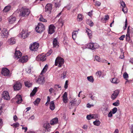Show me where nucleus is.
Here are the masks:
<instances>
[{"instance_id":"obj_14","label":"nucleus","mask_w":133,"mask_h":133,"mask_svg":"<svg viewBox=\"0 0 133 133\" xmlns=\"http://www.w3.org/2000/svg\"><path fill=\"white\" fill-rule=\"evenodd\" d=\"M119 91L118 90H116L114 92L113 94L111 95V98L112 99L114 100L117 97L119 93Z\"/></svg>"},{"instance_id":"obj_38","label":"nucleus","mask_w":133,"mask_h":133,"mask_svg":"<svg viewBox=\"0 0 133 133\" xmlns=\"http://www.w3.org/2000/svg\"><path fill=\"white\" fill-rule=\"evenodd\" d=\"M40 99L39 98H37L34 102L35 105H37L39 103Z\"/></svg>"},{"instance_id":"obj_37","label":"nucleus","mask_w":133,"mask_h":133,"mask_svg":"<svg viewBox=\"0 0 133 133\" xmlns=\"http://www.w3.org/2000/svg\"><path fill=\"white\" fill-rule=\"evenodd\" d=\"M87 79L90 82H93L94 81V79L92 76H88L87 77Z\"/></svg>"},{"instance_id":"obj_7","label":"nucleus","mask_w":133,"mask_h":133,"mask_svg":"<svg viewBox=\"0 0 133 133\" xmlns=\"http://www.w3.org/2000/svg\"><path fill=\"white\" fill-rule=\"evenodd\" d=\"M22 86L21 83L18 82H16L13 86L14 90L15 91L19 90Z\"/></svg>"},{"instance_id":"obj_43","label":"nucleus","mask_w":133,"mask_h":133,"mask_svg":"<svg viewBox=\"0 0 133 133\" xmlns=\"http://www.w3.org/2000/svg\"><path fill=\"white\" fill-rule=\"evenodd\" d=\"M117 110V108L115 107L112 109V113L113 114H115Z\"/></svg>"},{"instance_id":"obj_33","label":"nucleus","mask_w":133,"mask_h":133,"mask_svg":"<svg viewBox=\"0 0 133 133\" xmlns=\"http://www.w3.org/2000/svg\"><path fill=\"white\" fill-rule=\"evenodd\" d=\"M43 127L45 128L46 129H48L51 127L50 124L48 123H45L43 125Z\"/></svg>"},{"instance_id":"obj_16","label":"nucleus","mask_w":133,"mask_h":133,"mask_svg":"<svg viewBox=\"0 0 133 133\" xmlns=\"http://www.w3.org/2000/svg\"><path fill=\"white\" fill-rule=\"evenodd\" d=\"M55 27L53 24H51L49 26L48 33L50 34H52L55 32L54 29Z\"/></svg>"},{"instance_id":"obj_35","label":"nucleus","mask_w":133,"mask_h":133,"mask_svg":"<svg viewBox=\"0 0 133 133\" xmlns=\"http://www.w3.org/2000/svg\"><path fill=\"white\" fill-rule=\"evenodd\" d=\"M83 19V17L81 14L78 15L77 17V21H78L80 22L82 21Z\"/></svg>"},{"instance_id":"obj_34","label":"nucleus","mask_w":133,"mask_h":133,"mask_svg":"<svg viewBox=\"0 0 133 133\" xmlns=\"http://www.w3.org/2000/svg\"><path fill=\"white\" fill-rule=\"evenodd\" d=\"M24 84L26 87L28 88L31 87L32 85L31 83L28 81L25 82H24Z\"/></svg>"},{"instance_id":"obj_36","label":"nucleus","mask_w":133,"mask_h":133,"mask_svg":"<svg viewBox=\"0 0 133 133\" xmlns=\"http://www.w3.org/2000/svg\"><path fill=\"white\" fill-rule=\"evenodd\" d=\"M39 20L40 21L44 22H47V20L43 18V17L41 15H40V17L39 19Z\"/></svg>"},{"instance_id":"obj_22","label":"nucleus","mask_w":133,"mask_h":133,"mask_svg":"<svg viewBox=\"0 0 133 133\" xmlns=\"http://www.w3.org/2000/svg\"><path fill=\"white\" fill-rule=\"evenodd\" d=\"M67 93L65 92L64 93L62 97L63 102L65 103H66L68 102V99L67 98Z\"/></svg>"},{"instance_id":"obj_4","label":"nucleus","mask_w":133,"mask_h":133,"mask_svg":"<svg viewBox=\"0 0 133 133\" xmlns=\"http://www.w3.org/2000/svg\"><path fill=\"white\" fill-rule=\"evenodd\" d=\"M46 56L45 54H42L36 57V59L37 61L44 62L46 61Z\"/></svg>"},{"instance_id":"obj_12","label":"nucleus","mask_w":133,"mask_h":133,"mask_svg":"<svg viewBox=\"0 0 133 133\" xmlns=\"http://www.w3.org/2000/svg\"><path fill=\"white\" fill-rule=\"evenodd\" d=\"M52 9V5L51 4H48L46 5L45 6V11L49 13L51 12Z\"/></svg>"},{"instance_id":"obj_1","label":"nucleus","mask_w":133,"mask_h":133,"mask_svg":"<svg viewBox=\"0 0 133 133\" xmlns=\"http://www.w3.org/2000/svg\"><path fill=\"white\" fill-rule=\"evenodd\" d=\"M64 63V59L60 57H57L55 60V66H57L58 64V66L59 67H61Z\"/></svg>"},{"instance_id":"obj_27","label":"nucleus","mask_w":133,"mask_h":133,"mask_svg":"<svg viewBox=\"0 0 133 133\" xmlns=\"http://www.w3.org/2000/svg\"><path fill=\"white\" fill-rule=\"evenodd\" d=\"M50 108L52 110H54L55 108V103L53 101H51L50 103Z\"/></svg>"},{"instance_id":"obj_53","label":"nucleus","mask_w":133,"mask_h":133,"mask_svg":"<svg viewBox=\"0 0 133 133\" xmlns=\"http://www.w3.org/2000/svg\"><path fill=\"white\" fill-rule=\"evenodd\" d=\"M109 16L108 15H106L105 17L104 18V20L106 21L109 19Z\"/></svg>"},{"instance_id":"obj_48","label":"nucleus","mask_w":133,"mask_h":133,"mask_svg":"<svg viewBox=\"0 0 133 133\" xmlns=\"http://www.w3.org/2000/svg\"><path fill=\"white\" fill-rule=\"evenodd\" d=\"M68 80H66L65 81V84L64 86V88L65 89H66L68 88Z\"/></svg>"},{"instance_id":"obj_18","label":"nucleus","mask_w":133,"mask_h":133,"mask_svg":"<svg viewBox=\"0 0 133 133\" xmlns=\"http://www.w3.org/2000/svg\"><path fill=\"white\" fill-rule=\"evenodd\" d=\"M45 82V78L42 77H39L36 82L39 84H43Z\"/></svg>"},{"instance_id":"obj_2","label":"nucleus","mask_w":133,"mask_h":133,"mask_svg":"<svg viewBox=\"0 0 133 133\" xmlns=\"http://www.w3.org/2000/svg\"><path fill=\"white\" fill-rule=\"evenodd\" d=\"M44 25L42 23H39L37 26L36 27L35 30L37 32L41 33L45 30Z\"/></svg>"},{"instance_id":"obj_52","label":"nucleus","mask_w":133,"mask_h":133,"mask_svg":"<svg viewBox=\"0 0 133 133\" xmlns=\"http://www.w3.org/2000/svg\"><path fill=\"white\" fill-rule=\"evenodd\" d=\"M125 37V35H122L119 38V39L120 40L123 41L124 40V39Z\"/></svg>"},{"instance_id":"obj_59","label":"nucleus","mask_w":133,"mask_h":133,"mask_svg":"<svg viewBox=\"0 0 133 133\" xmlns=\"http://www.w3.org/2000/svg\"><path fill=\"white\" fill-rule=\"evenodd\" d=\"M112 113L111 111H110L108 114V116L109 117H111L112 116Z\"/></svg>"},{"instance_id":"obj_31","label":"nucleus","mask_w":133,"mask_h":133,"mask_svg":"<svg viewBox=\"0 0 133 133\" xmlns=\"http://www.w3.org/2000/svg\"><path fill=\"white\" fill-rule=\"evenodd\" d=\"M48 65L46 64L45 65L42 71V72L41 74L42 75L43 74L45 73L46 72L48 68Z\"/></svg>"},{"instance_id":"obj_19","label":"nucleus","mask_w":133,"mask_h":133,"mask_svg":"<svg viewBox=\"0 0 133 133\" xmlns=\"http://www.w3.org/2000/svg\"><path fill=\"white\" fill-rule=\"evenodd\" d=\"M9 44L13 45L16 43V39L14 37H11L9 39L8 41Z\"/></svg>"},{"instance_id":"obj_24","label":"nucleus","mask_w":133,"mask_h":133,"mask_svg":"<svg viewBox=\"0 0 133 133\" xmlns=\"http://www.w3.org/2000/svg\"><path fill=\"white\" fill-rule=\"evenodd\" d=\"M58 42L56 38H54L53 41V47L55 48H58L59 46Z\"/></svg>"},{"instance_id":"obj_25","label":"nucleus","mask_w":133,"mask_h":133,"mask_svg":"<svg viewBox=\"0 0 133 133\" xmlns=\"http://www.w3.org/2000/svg\"><path fill=\"white\" fill-rule=\"evenodd\" d=\"M16 99L17 100L16 102L17 103H20L22 102V97L19 95L17 96Z\"/></svg>"},{"instance_id":"obj_32","label":"nucleus","mask_w":133,"mask_h":133,"mask_svg":"<svg viewBox=\"0 0 133 133\" xmlns=\"http://www.w3.org/2000/svg\"><path fill=\"white\" fill-rule=\"evenodd\" d=\"M37 91V88L36 87H35L33 89L32 92L31 93L30 95L31 96H33L36 93Z\"/></svg>"},{"instance_id":"obj_62","label":"nucleus","mask_w":133,"mask_h":133,"mask_svg":"<svg viewBox=\"0 0 133 133\" xmlns=\"http://www.w3.org/2000/svg\"><path fill=\"white\" fill-rule=\"evenodd\" d=\"M54 87L55 88L57 89L58 88H61V87L59 85H55L54 86Z\"/></svg>"},{"instance_id":"obj_21","label":"nucleus","mask_w":133,"mask_h":133,"mask_svg":"<svg viewBox=\"0 0 133 133\" xmlns=\"http://www.w3.org/2000/svg\"><path fill=\"white\" fill-rule=\"evenodd\" d=\"M58 118L56 117L51 120L50 122V123L51 125H54L57 124L58 123Z\"/></svg>"},{"instance_id":"obj_20","label":"nucleus","mask_w":133,"mask_h":133,"mask_svg":"<svg viewBox=\"0 0 133 133\" xmlns=\"http://www.w3.org/2000/svg\"><path fill=\"white\" fill-rule=\"evenodd\" d=\"M28 60V57L26 56H23L19 60V62L22 63L26 62Z\"/></svg>"},{"instance_id":"obj_17","label":"nucleus","mask_w":133,"mask_h":133,"mask_svg":"<svg viewBox=\"0 0 133 133\" xmlns=\"http://www.w3.org/2000/svg\"><path fill=\"white\" fill-rule=\"evenodd\" d=\"M21 33L22 37L23 39L27 38L29 35L28 31L27 30H23Z\"/></svg>"},{"instance_id":"obj_3","label":"nucleus","mask_w":133,"mask_h":133,"mask_svg":"<svg viewBox=\"0 0 133 133\" xmlns=\"http://www.w3.org/2000/svg\"><path fill=\"white\" fill-rule=\"evenodd\" d=\"M79 103H78L77 102V100L76 98L73 99L69 103V107L70 109H72L74 107L78 105L80 103V101H79Z\"/></svg>"},{"instance_id":"obj_8","label":"nucleus","mask_w":133,"mask_h":133,"mask_svg":"<svg viewBox=\"0 0 133 133\" xmlns=\"http://www.w3.org/2000/svg\"><path fill=\"white\" fill-rule=\"evenodd\" d=\"M1 73L2 75L4 76H9L10 71L6 68H3L2 70Z\"/></svg>"},{"instance_id":"obj_28","label":"nucleus","mask_w":133,"mask_h":133,"mask_svg":"<svg viewBox=\"0 0 133 133\" xmlns=\"http://www.w3.org/2000/svg\"><path fill=\"white\" fill-rule=\"evenodd\" d=\"M86 30V33L87 34L89 38H92V34L91 31L88 28H87V29Z\"/></svg>"},{"instance_id":"obj_63","label":"nucleus","mask_w":133,"mask_h":133,"mask_svg":"<svg viewBox=\"0 0 133 133\" xmlns=\"http://www.w3.org/2000/svg\"><path fill=\"white\" fill-rule=\"evenodd\" d=\"M2 110V106L0 105V115H1Z\"/></svg>"},{"instance_id":"obj_45","label":"nucleus","mask_w":133,"mask_h":133,"mask_svg":"<svg viewBox=\"0 0 133 133\" xmlns=\"http://www.w3.org/2000/svg\"><path fill=\"white\" fill-rule=\"evenodd\" d=\"M94 118V117L90 115H88L87 116V118L88 119L90 120Z\"/></svg>"},{"instance_id":"obj_57","label":"nucleus","mask_w":133,"mask_h":133,"mask_svg":"<svg viewBox=\"0 0 133 133\" xmlns=\"http://www.w3.org/2000/svg\"><path fill=\"white\" fill-rule=\"evenodd\" d=\"M127 25H128V23H127V19H126V20L125 21V28H124V30H125L126 29V28H127Z\"/></svg>"},{"instance_id":"obj_61","label":"nucleus","mask_w":133,"mask_h":133,"mask_svg":"<svg viewBox=\"0 0 133 133\" xmlns=\"http://www.w3.org/2000/svg\"><path fill=\"white\" fill-rule=\"evenodd\" d=\"M17 116L16 115H15L13 117L14 120L15 122H16L17 121Z\"/></svg>"},{"instance_id":"obj_49","label":"nucleus","mask_w":133,"mask_h":133,"mask_svg":"<svg viewBox=\"0 0 133 133\" xmlns=\"http://www.w3.org/2000/svg\"><path fill=\"white\" fill-rule=\"evenodd\" d=\"M127 10H128L126 7L123 8L122 9V11H123L125 13H127Z\"/></svg>"},{"instance_id":"obj_11","label":"nucleus","mask_w":133,"mask_h":133,"mask_svg":"<svg viewBox=\"0 0 133 133\" xmlns=\"http://www.w3.org/2000/svg\"><path fill=\"white\" fill-rule=\"evenodd\" d=\"M2 98L6 100H9L10 99V97L7 91H4L2 95Z\"/></svg>"},{"instance_id":"obj_46","label":"nucleus","mask_w":133,"mask_h":133,"mask_svg":"<svg viewBox=\"0 0 133 133\" xmlns=\"http://www.w3.org/2000/svg\"><path fill=\"white\" fill-rule=\"evenodd\" d=\"M95 59L98 62H100L101 60H100V58L99 57L97 56H96L95 57Z\"/></svg>"},{"instance_id":"obj_64","label":"nucleus","mask_w":133,"mask_h":133,"mask_svg":"<svg viewBox=\"0 0 133 133\" xmlns=\"http://www.w3.org/2000/svg\"><path fill=\"white\" fill-rule=\"evenodd\" d=\"M100 62L105 63H107L108 62V61L105 59H103L102 60H101Z\"/></svg>"},{"instance_id":"obj_40","label":"nucleus","mask_w":133,"mask_h":133,"mask_svg":"<svg viewBox=\"0 0 133 133\" xmlns=\"http://www.w3.org/2000/svg\"><path fill=\"white\" fill-rule=\"evenodd\" d=\"M119 104V100H117L114 103L112 104L113 105L115 106H118Z\"/></svg>"},{"instance_id":"obj_54","label":"nucleus","mask_w":133,"mask_h":133,"mask_svg":"<svg viewBox=\"0 0 133 133\" xmlns=\"http://www.w3.org/2000/svg\"><path fill=\"white\" fill-rule=\"evenodd\" d=\"M102 73L101 71H98L96 72V74L97 76H100L101 75Z\"/></svg>"},{"instance_id":"obj_23","label":"nucleus","mask_w":133,"mask_h":133,"mask_svg":"<svg viewBox=\"0 0 133 133\" xmlns=\"http://www.w3.org/2000/svg\"><path fill=\"white\" fill-rule=\"evenodd\" d=\"M16 19V18L15 17L11 16L9 17L8 21L10 24H12L15 22Z\"/></svg>"},{"instance_id":"obj_50","label":"nucleus","mask_w":133,"mask_h":133,"mask_svg":"<svg viewBox=\"0 0 133 133\" xmlns=\"http://www.w3.org/2000/svg\"><path fill=\"white\" fill-rule=\"evenodd\" d=\"M121 5L122 6L123 8L126 7V4H125V2L123 1H122L121 2Z\"/></svg>"},{"instance_id":"obj_5","label":"nucleus","mask_w":133,"mask_h":133,"mask_svg":"<svg viewBox=\"0 0 133 133\" xmlns=\"http://www.w3.org/2000/svg\"><path fill=\"white\" fill-rule=\"evenodd\" d=\"M20 12V15L21 16L23 17L27 16L29 14L30 10L28 9H24L23 8H22Z\"/></svg>"},{"instance_id":"obj_6","label":"nucleus","mask_w":133,"mask_h":133,"mask_svg":"<svg viewBox=\"0 0 133 133\" xmlns=\"http://www.w3.org/2000/svg\"><path fill=\"white\" fill-rule=\"evenodd\" d=\"M39 47V43L37 42H35L31 45L30 47V49L32 51H36Z\"/></svg>"},{"instance_id":"obj_55","label":"nucleus","mask_w":133,"mask_h":133,"mask_svg":"<svg viewBox=\"0 0 133 133\" xmlns=\"http://www.w3.org/2000/svg\"><path fill=\"white\" fill-rule=\"evenodd\" d=\"M90 95V98L92 99V100H94V97L93 96V95H92V94L91 93H90L89 95V96Z\"/></svg>"},{"instance_id":"obj_30","label":"nucleus","mask_w":133,"mask_h":133,"mask_svg":"<svg viewBox=\"0 0 133 133\" xmlns=\"http://www.w3.org/2000/svg\"><path fill=\"white\" fill-rule=\"evenodd\" d=\"M112 83L115 84H117L119 82V79L116 78H114L112 79L111 81Z\"/></svg>"},{"instance_id":"obj_44","label":"nucleus","mask_w":133,"mask_h":133,"mask_svg":"<svg viewBox=\"0 0 133 133\" xmlns=\"http://www.w3.org/2000/svg\"><path fill=\"white\" fill-rule=\"evenodd\" d=\"M67 73L66 71L63 72V73L62 74L61 77H63V79H64L66 77V75Z\"/></svg>"},{"instance_id":"obj_15","label":"nucleus","mask_w":133,"mask_h":133,"mask_svg":"<svg viewBox=\"0 0 133 133\" xmlns=\"http://www.w3.org/2000/svg\"><path fill=\"white\" fill-rule=\"evenodd\" d=\"M130 26H128V28L127 29V34L126 35L125 37H126V41L127 42H129L130 39V29L129 27Z\"/></svg>"},{"instance_id":"obj_9","label":"nucleus","mask_w":133,"mask_h":133,"mask_svg":"<svg viewBox=\"0 0 133 133\" xmlns=\"http://www.w3.org/2000/svg\"><path fill=\"white\" fill-rule=\"evenodd\" d=\"M87 46L88 48L94 50L99 47L98 45L96 43H90L88 44Z\"/></svg>"},{"instance_id":"obj_60","label":"nucleus","mask_w":133,"mask_h":133,"mask_svg":"<svg viewBox=\"0 0 133 133\" xmlns=\"http://www.w3.org/2000/svg\"><path fill=\"white\" fill-rule=\"evenodd\" d=\"M19 124L18 123H15V124L14 125V127L15 128H17L19 126Z\"/></svg>"},{"instance_id":"obj_26","label":"nucleus","mask_w":133,"mask_h":133,"mask_svg":"<svg viewBox=\"0 0 133 133\" xmlns=\"http://www.w3.org/2000/svg\"><path fill=\"white\" fill-rule=\"evenodd\" d=\"M79 30V29H78L77 30H74L72 33V38L74 40L75 39L78 33V31Z\"/></svg>"},{"instance_id":"obj_42","label":"nucleus","mask_w":133,"mask_h":133,"mask_svg":"<svg viewBox=\"0 0 133 133\" xmlns=\"http://www.w3.org/2000/svg\"><path fill=\"white\" fill-rule=\"evenodd\" d=\"M123 77L124 79H126L129 77L128 75L126 72H125L123 74Z\"/></svg>"},{"instance_id":"obj_29","label":"nucleus","mask_w":133,"mask_h":133,"mask_svg":"<svg viewBox=\"0 0 133 133\" xmlns=\"http://www.w3.org/2000/svg\"><path fill=\"white\" fill-rule=\"evenodd\" d=\"M11 6L10 5L5 6L3 10V12H6L9 11L11 9Z\"/></svg>"},{"instance_id":"obj_41","label":"nucleus","mask_w":133,"mask_h":133,"mask_svg":"<svg viewBox=\"0 0 133 133\" xmlns=\"http://www.w3.org/2000/svg\"><path fill=\"white\" fill-rule=\"evenodd\" d=\"M52 52V50L51 49L49 50L48 52L45 55L46 56H48L50 55Z\"/></svg>"},{"instance_id":"obj_56","label":"nucleus","mask_w":133,"mask_h":133,"mask_svg":"<svg viewBox=\"0 0 133 133\" xmlns=\"http://www.w3.org/2000/svg\"><path fill=\"white\" fill-rule=\"evenodd\" d=\"M89 22L90 23H89V24L90 26H92L94 25V23L91 21H90Z\"/></svg>"},{"instance_id":"obj_10","label":"nucleus","mask_w":133,"mask_h":133,"mask_svg":"<svg viewBox=\"0 0 133 133\" xmlns=\"http://www.w3.org/2000/svg\"><path fill=\"white\" fill-rule=\"evenodd\" d=\"M1 35L2 38H7L8 36V32L6 29H4L1 32Z\"/></svg>"},{"instance_id":"obj_47","label":"nucleus","mask_w":133,"mask_h":133,"mask_svg":"<svg viewBox=\"0 0 133 133\" xmlns=\"http://www.w3.org/2000/svg\"><path fill=\"white\" fill-rule=\"evenodd\" d=\"M101 5V3L99 1H96L95 2V5L97 6H99Z\"/></svg>"},{"instance_id":"obj_39","label":"nucleus","mask_w":133,"mask_h":133,"mask_svg":"<svg viewBox=\"0 0 133 133\" xmlns=\"http://www.w3.org/2000/svg\"><path fill=\"white\" fill-rule=\"evenodd\" d=\"M93 123L95 125L98 126L99 125L100 122L99 121L96 120Z\"/></svg>"},{"instance_id":"obj_13","label":"nucleus","mask_w":133,"mask_h":133,"mask_svg":"<svg viewBox=\"0 0 133 133\" xmlns=\"http://www.w3.org/2000/svg\"><path fill=\"white\" fill-rule=\"evenodd\" d=\"M22 56V53L19 51L16 50L14 54V57L17 59L20 58Z\"/></svg>"},{"instance_id":"obj_58","label":"nucleus","mask_w":133,"mask_h":133,"mask_svg":"<svg viewBox=\"0 0 133 133\" xmlns=\"http://www.w3.org/2000/svg\"><path fill=\"white\" fill-rule=\"evenodd\" d=\"M54 90V89L52 88H50V89H49V91L50 93V94H51Z\"/></svg>"},{"instance_id":"obj_51","label":"nucleus","mask_w":133,"mask_h":133,"mask_svg":"<svg viewBox=\"0 0 133 133\" xmlns=\"http://www.w3.org/2000/svg\"><path fill=\"white\" fill-rule=\"evenodd\" d=\"M26 70L27 72L29 73L31 72V70L30 68H28L26 69Z\"/></svg>"}]
</instances>
